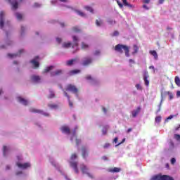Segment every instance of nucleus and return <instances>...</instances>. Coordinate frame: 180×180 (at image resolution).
Here are the masks:
<instances>
[{
    "label": "nucleus",
    "instance_id": "21",
    "mask_svg": "<svg viewBox=\"0 0 180 180\" xmlns=\"http://www.w3.org/2000/svg\"><path fill=\"white\" fill-rule=\"evenodd\" d=\"M64 95L65 96H66V98H68V102H69V106L70 108H72V106H74V104L72 103L71 100L70 99V96L68 95V93L66 91H64Z\"/></svg>",
    "mask_w": 180,
    "mask_h": 180
},
{
    "label": "nucleus",
    "instance_id": "26",
    "mask_svg": "<svg viewBox=\"0 0 180 180\" xmlns=\"http://www.w3.org/2000/svg\"><path fill=\"white\" fill-rule=\"evenodd\" d=\"M53 68H54V66L51 65L49 67H46L44 70V74H46L47 72H50V71H51V70H53Z\"/></svg>",
    "mask_w": 180,
    "mask_h": 180
},
{
    "label": "nucleus",
    "instance_id": "40",
    "mask_svg": "<svg viewBox=\"0 0 180 180\" xmlns=\"http://www.w3.org/2000/svg\"><path fill=\"white\" fill-rule=\"evenodd\" d=\"M48 98L49 99H51V98H56V94H54V92L51 91Z\"/></svg>",
    "mask_w": 180,
    "mask_h": 180
},
{
    "label": "nucleus",
    "instance_id": "54",
    "mask_svg": "<svg viewBox=\"0 0 180 180\" xmlns=\"http://www.w3.org/2000/svg\"><path fill=\"white\" fill-rule=\"evenodd\" d=\"M165 1V0H158V4L160 5H162V4H164Z\"/></svg>",
    "mask_w": 180,
    "mask_h": 180
},
{
    "label": "nucleus",
    "instance_id": "56",
    "mask_svg": "<svg viewBox=\"0 0 180 180\" xmlns=\"http://www.w3.org/2000/svg\"><path fill=\"white\" fill-rule=\"evenodd\" d=\"M149 68L150 70H153V72H155V68H154V66H150Z\"/></svg>",
    "mask_w": 180,
    "mask_h": 180
},
{
    "label": "nucleus",
    "instance_id": "17",
    "mask_svg": "<svg viewBox=\"0 0 180 180\" xmlns=\"http://www.w3.org/2000/svg\"><path fill=\"white\" fill-rule=\"evenodd\" d=\"M140 110H141V108L138 107L136 110H134L131 112L132 117H136L139 113H140Z\"/></svg>",
    "mask_w": 180,
    "mask_h": 180
},
{
    "label": "nucleus",
    "instance_id": "5",
    "mask_svg": "<svg viewBox=\"0 0 180 180\" xmlns=\"http://www.w3.org/2000/svg\"><path fill=\"white\" fill-rule=\"evenodd\" d=\"M66 91H69L70 92H72V94H78V89L77 86L72 84H68L66 87Z\"/></svg>",
    "mask_w": 180,
    "mask_h": 180
},
{
    "label": "nucleus",
    "instance_id": "51",
    "mask_svg": "<svg viewBox=\"0 0 180 180\" xmlns=\"http://www.w3.org/2000/svg\"><path fill=\"white\" fill-rule=\"evenodd\" d=\"M161 105H162V100L161 101L160 105H159V109L157 110V113L161 110Z\"/></svg>",
    "mask_w": 180,
    "mask_h": 180
},
{
    "label": "nucleus",
    "instance_id": "10",
    "mask_svg": "<svg viewBox=\"0 0 180 180\" xmlns=\"http://www.w3.org/2000/svg\"><path fill=\"white\" fill-rule=\"evenodd\" d=\"M17 166L18 167V168H21V169H26L27 168H30V163L26 162V163L22 164V163L18 162Z\"/></svg>",
    "mask_w": 180,
    "mask_h": 180
},
{
    "label": "nucleus",
    "instance_id": "34",
    "mask_svg": "<svg viewBox=\"0 0 180 180\" xmlns=\"http://www.w3.org/2000/svg\"><path fill=\"white\" fill-rule=\"evenodd\" d=\"M15 16L18 20H22V18H23V15H22V14L20 13H16Z\"/></svg>",
    "mask_w": 180,
    "mask_h": 180
},
{
    "label": "nucleus",
    "instance_id": "33",
    "mask_svg": "<svg viewBox=\"0 0 180 180\" xmlns=\"http://www.w3.org/2000/svg\"><path fill=\"white\" fill-rule=\"evenodd\" d=\"M72 30L75 33H79L81 32V29L78 27H73Z\"/></svg>",
    "mask_w": 180,
    "mask_h": 180
},
{
    "label": "nucleus",
    "instance_id": "47",
    "mask_svg": "<svg viewBox=\"0 0 180 180\" xmlns=\"http://www.w3.org/2000/svg\"><path fill=\"white\" fill-rule=\"evenodd\" d=\"M175 162H176V160L175 159V158H172L171 159V164H172V165H174V164H175Z\"/></svg>",
    "mask_w": 180,
    "mask_h": 180
},
{
    "label": "nucleus",
    "instance_id": "39",
    "mask_svg": "<svg viewBox=\"0 0 180 180\" xmlns=\"http://www.w3.org/2000/svg\"><path fill=\"white\" fill-rule=\"evenodd\" d=\"M76 12L77 13H78V15H79V16H82V18H84V16H86L85 13H84L81 11L76 10Z\"/></svg>",
    "mask_w": 180,
    "mask_h": 180
},
{
    "label": "nucleus",
    "instance_id": "43",
    "mask_svg": "<svg viewBox=\"0 0 180 180\" xmlns=\"http://www.w3.org/2000/svg\"><path fill=\"white\" fill-rule=\"evenodd\" d=\"M122 171V169L120 167H114L113 168V172H120Z\"/></svg>",
    "mask_w": 180,
    "mask_h": 180
},
{
    "label": "nucleus",
    "instance_id": "2",
    "mask_svg": "<svg viewBox=\"0 0 180 180\" xmlns=\"http://www.w3.org/2000/svg\"><path fill=\"white\" fill-rule=\"evenodd\" d=\"M150 180H174V178L169 175L156 174L153 176Z\"/></svg>",
    "mask_w": 180,
    "mask_h": 180
},
{
    "label": "nucleus",
    "instance_id": "6",
    "mask_svg": "<svg viewBox=\"0 0 180 180\" xmlns=\"http://www.w3.org/2000/svg\"><path fill=\"white\" fill-rule=\"evenodd\" d=\"M4 18H5V12H0V29H4V26H5V21Z\"/></svg>",
    "mask_w": 180,
    "mask_h": 180
},
{
    "label": "nucleus",
    "instance_id": "11",
    "mask_svg": "<svg viewBox=\"0 0 180 180\" xmlns=\"http://www.w3.org/2000/svg\"><path fill=\"white\" fill-rule=\"evenodd\" d=\"M77 61H78L77 58L70 59V60L66 61V65L68 67H71L72 65H74V64H75L77 63Z\"/></svg>",
    "mask_w": 180,
    "mask_h": 180
},
{
    "label": "nucleus",
    "instance_id": "32",
    "mask_svg": "<svg viewBox=\"0 0 180 180\" xmlns=\"http://www.w3.org/2000/svg\"><path fill=\"white\" fill-rule=\"evenodd\" d=\"M96 26H102V25H103V21H102V20H96Z\"/></svg>",
    "mask_w": 180,
    "mask_h": 180
},
{
    "label": "nucleus",
    "instance_id": "46",
    "mask_svg": "<svg viewBox=\"0 0 180 180\" xmlns=\"http://www.w3.org/2000/svg\"><path fill=\"white\" fill-rule=\"evenodd\" d=\"M136 89H138L139 91H141V90L143 89V87H141V85H140V84H137L136 85Z\"/></svg>",
    "mask_w": 180,
    "mask_h": 180
},
{
    "label": "nucleus",
    "instance_id": "59",
    "mask_svg": "<svg viewBox=\"0 0 180 180\" xmlns=\"http://www.w3.org/2000/svg\"><path fill=\"white\" fill-rule=\"evenodd\" d=\"M94 54H95V56H98V55L101 54V52L99 51H96Z\"/></svg>",
    "mask_w": 180,
    "mask_h": 180
},
{
    "label": "nucleus",
    "instance_id": "53",
    "mask_svg": "<svg viewBox=\"0 0 180 180\" xmlns=\"http://www.w3.org/2000/svg\"><path fill=\"white\" fill-rule=\"evenodd\" d=\"M120 33L119 31H115L113 33V36H119Z\"/></svg>",
    "mask_w": 180,
    "mask_h": 180
},
{
    "label": "nucleus",
    "instance_id": "38",
    "mask_svg": "<svg viewBox=\"0 0 180 180\" xmlns=\"http://www.w3.org/2000/svg\"><path fill=\"white\" fill-rule=\"evenodd\" d=\"M6 151H8V148L6 146H3V155L4 157H6Z\"/></svg>",
    "mask_w": 180,
    "mask_h": 180
},
{
    "label": "nucleus",
    "instance_id": "41",
    "mask_svg": "<svg viewBox=\"0 0 180 180\" xmlns=\"http://www.w3.org/2000/svg\"><path fill=\"white\" fill-rule=\"evenodd\" d=\"M86 79H87L88 81H96L95 79L92 78L91 75L86 76Z\"/></svg>",
    "mask_w": 180,
    "mask_h": 180
},
{
    "label": "nucleus",
    "instance_id": "64",
    "mask_svg": "<svg viewBox=\"0 0 180 180\" xmlns=\"http://www.w3.org/2000/svg\"><path fill=\"white\" fill-rule=\"evenodd\" d=\"M108 172H113V168L108 169Z\"/></svg>",
    "mask_w": 180,
    "mask_h": 180
},
{
    "label": "nucleus",
    "instance_id": "8",
    "mask_svg": "<svg viewBox=\"0 0 180 180\" xmlns=\"http://www.w3.org/2000/svg\"><path fill=\"white\" fill-rule=\"evenodd\" d=\"M70 167L73 168L76 174L79 173V170L78 169V162H70Z\"/></svg>",
    "mask_w": 180,
    "mask_h": 180
},
{
    "label": "nucleus",
    "instance_id": "15",
    "mask_svg": "<svg viewBox=\"0 0 180 180\" xmlns=\"http://www.w3.org/2000/svg\"><path fill=\"white\" fill-rule=\"evenodd\" d=\"M60 130L62 133H66V134H70L71 133V130L70 129V127L68 126H63L60 128Z\"/></svg>",
    "mask_w": 180,
    "mask_h": 180
},
{
    "label": "nucleus",
    "instance_id": "35",
    "mask_svg": "<svg viewBox=\"0 0 180 180\" xmlns=\"http://www.w3.org/2000/svg\"><path fill=\"white\" fill-rule=\"evenodd\" d=\"M49 108H51V109H57L58 108V105L57 104H48Z\"/></svg>",
    "mask_w": 180,
    "mask_h": 180
},
{
    "label": "nucleus",
    "instance_id": "1",
    "mask_svg": "<svg viewBox=\"0 0 180 180\" xmlns=\"http://www.w3.org/2000/svg\"><path fill=\"white\" fill-rule=\"evenodd\" d=\"M115 51H118V53H123V50L125 53L126 57H130V47L126 45L117 44L115 47Z\"/></svg>",
    "mask_w": 180,
    "mask_h": 180
},
{
    "label": "nucleus",
    "instance_id": "4",
    "mask_svg": "<svg viewBox=\"0 0 180 180\" xmlns=\"http://www.w3.org/2000/svg\"><path fill=\"white\" fill-rule=\"evenodd\" d=\"M30 112L31 113H39L40 115H43V116H50V115L44 111L39 109H36L34 108H30Z\"/></svg>",
    "mask_w": 180,
    "mask_h": 180
},
{
    "label": "nucleus",
    "instance_id": "60",
    "mask_svg": "<svg viewBox=\"0 0 180 180\" xmlns=\"http://www.w3.org/2000/svg\"><path fill=\"white\" fill-rule=\"evenodd\" d=\"M150 0H143V4H150Z\"/></svg>",
    "mask_w": 180,
    "mask_h": 180
},
{
    "label": "nucleus",
    "instance_id": "19",
    "mask_svg": "<svg viewBox=\"0 0 180 180\" xmlns=\"http://www.w3.org/2000/svg\"><path fill=\"white\" fill-rule=\"evenodd\" d=\"M92 63V58H84L83 61V65H89Z\"/></svg>",
    "mask_w": 180,
    "mask_h": 180
},
{
    "label": "nucleus",
    "instance_id": "24",
    "mask_svg": "<svg viewBox=\"0 0 180 180\" xmlns=\"http://www.w3.org/2000/svg\"><path fill=\"white\" fill-rule=\"evenodd\" d=\"M122 3L124 6H127L128 8H134V6L129 4V2H127V0H122Z\"/></svg>",
    "mask_w": 180,
    "mask_h": 180
},
{
    "label": "nucleus",
    "instance_id": "7",
    "mask_svg": "<svg viewBox=\"0 0 180 180\" xmlns=\"http://www.w3.org/2000/svg\"><path fill=\"white\" fill-rule=\"evenodd\" d=\"M143 80H144V82H145V85L146 86H148L150 85V81H148V78H149L150 75H148V72L145 71L143 72Z\"/></svg>",
    "mask_w": 180,
    "mask_h": 180
},
{
    "label": "nucleus",
    "instance_id": "49",
    "mask_svg": "<svg viewBox=\"0 0 180 180\" xmlns=\"http://www.w3.org/2000/svg\"><path fill=\"white\" fill-rule=\"evenodd\" d=\"M81 144V139H76V145L79 146Z\"/></svg>",
    "mask_w": 180,
    "mask_h": 180
},
{
    "label": "nucleus",
    "instance_id": "16",
    "mask_svg": "<svg viewBox=\"0 0 180 180\" xmlns=\"http://www.w3.org/2000/svg\"><path fill=\"white\" fill-rule=\"evenodd\" d=\"M73 44L72 45V49H75V47H78L79 44H78V37L73 36Z\"/></svg>",
    "mask_w": 180,
    "mask_h": 180
},
{
    "label": "nucleus",
    "instance_id": "30",
    "mask_svg": "<svg viewBox=\"0 0 180 180\" xmlns=\"http://www.w3.org/2000/svg\"><path fill=\"white\" fill-rule=\"evenodd\" d=\"M133 49H134V52L132 53V54H137V53H139V48L138 47L137 45H134Z\"/></svg>",
    "mask_w": 180,
    "mask_h": 180
},
{
    "label": "nucleus",
    "instance_id": "14",
    "mask_svg": "<svg viewBox=\"0 0 180 180\" xmlns=\"http://www.w3.org/2000/svg\"><path fill=\"white\" fill-rule=\"evenodd\" d=\"M63 74V70L59 69L54 72H51V77H57L58 75H61Z\"/></svg>",
    "mask_w": 180,
    "mask_h": 180
},
{
    "label": "nucleus",
    "instance_id": "25",
    "mask_svg": "<svg viewBox=\"0 0 180 180\" xmlns=\"http://www.w3.org/2000/svg\"><path fill=\"white\" fill-rule=\"evenodd\" d=\"M150 54H151V56H153L155 60H158V54L157 53V51H150Z\"/></svg>",
    "mask_w": 180,
    "mask_h": 180
},
{
    "label": "nucleus",
    "instance_id": "27",
    "mask_svg": "<svg viewBox=\"0 0 180 180\" xmlns=\"http://www.w3.org/2000/svg\"><path fill=\"white\" fill-rule=\"evenodd\" d=\"M174 82L177 86H180V79L179 77L176 76L174 78Z\"/></svg>",
    "mask_w": 180,
    "mask_h": 180
},
{
    "label": "nucleus",
    "instance_id": "50",
    "mask_svg": "<svg viewBox=\"0 0 180 180\" xmlns=\"http://www.w3.org/2000/svg\"><path fill=\"white\" fill-rule=\"evenodd\" d=\"M174 139H176V140L179 141L180 140V135L179 134H175L174 135Z\"/></svg>",
    "mask_w": 180,
    "mask_h": 180
},
{
    "label": "nucleus",
    "instance_id": "42",
    "mask_svg": "<svg viewBox=\"0 0 180 180\" xmlns=\"http://www.w3.org/2000/svg\"><path fill=\"white\" fill-rule=\"evenodd\" d=\"M169 101L174 99V94L169 91L167 92Z\"/></svg>",
    "mask_w": 180,
    "mask_h": 180
},
{
    "label": "nucleus",
    "instance_id": "20",
    "mask_svg": "<svg viewBox=\"0 0 180 180\" xmlns=\"http://www.w3.org/2000/svg\"><path fill=\"white\" fill-rule=\"evenodd\" d=\"M23 49H20L17 54H12V53H8V57H10V58H13V57H18V56H20L22 53H23Z\"/></svg>",
    "mask_w": 180,
    "mask_h": 180
},
{
    "label": "nucleus",
    "instance_id": "37",
    "mask_svg": "<svg viewBox=\"0 0 180 180\" xmlns=\"http://www.w3.org/2000/svg\"><path fill=\"white\" fill-rule=\"evenodd\" d=\"M77 158H78V155H77V153L72 154V155L70 157V160L72 161H74V160H77Z\"/></svg>",
    "mask_w": 180,
    "mask_h": 180
},
{
    "label": "nucleus",
    "instance_id": "31",
    "mask_svg": "<svg viewBox=\"0 0 180 180\" xmlns=\"http://www.w3.org/2000/svg\"><path fill=\"white\" fill-rule=\"evenodd\" d=\"M84 9H86V11H88L89 12H91V13H94V8H92V7L91 6H85Z\"/></svg>",
    "mask_w": 180,
    "mask_h": 180
},
{
    "label": "nucleus",
    "instance_id": "12",
    "mask_svg": "<svg viewBox=\"0 0 180 180\" xmlns=\"http://www.w3.org/2000/svg\"><path fill=\"white\" fill-rule=\"evenodd\" d=\"M82 155L83 158H86L89 155L88 149L85 146L82 148Z\"/></svg>",
    "mask_w": 180,
    "mask_h": 180
},
{
    "label": "nucleus",
    "instance_id": "28",
    "mask_svg": "<svg viewBox=\"0 0 180 180\" xmlns=\"http://www.w3.org/2000/svg\"><path fill=\"white\" fill-rule=\"evenodd\" d=\"M71 46H72V44H71V42H67L63 44V47L64 49H69V47H71Z\"/></svg>",
    "mask_w": 180,
    "mask_h": 180
},
{
    "label": "nucleus",
    "instance_id": "29",
    "mask_svg": "<svg viewBox=\"0 0 180 180\" xmlns=\"http://www.w3.org/2000/svg\"><path fill=\"white\" fill-rule=\"evenodd\" d=\"M86 49H89V45L86 44L85 42H82V49L86 50Z\"/></svg>",
    "mask_w": 180,
    "mask_h": 180
},
{
    "label": "nucleus",
    "instance_id": "13",
    "mask_svg": "<svg viewBox=\"0 0 180 180\" xmlns=\"http://www.w3.org/2000/svg\"><path fill=\"white\" fill-rule=\"evenodd\" d=\"M41 79L40 78V76H37V75H32L31 77V81L32 82H34L35 84H38V82H40V80Z\"/></svg>",
    "mask_w": 180,
    "mask_h": 180
},
{
    "label": "nucleus",
    "instance_id": "3",
    "mask_svg": "<svg viewBox=\"0 0 180 180\" xmlns=\"http://www.w3.org/2000/svg\"><path fill=\"white\" fill-rule=\"evenodd\" d=\"M80 169L82 174H86L89 176V178L94 179V175L89 172V169L88 168V167H86V165H85L84 164L80 165Z\"/></svg>",
    "mask_w": 180,
    "mask_h": 180
},
{
    "label": "nucleus",
    "instance_id": "57",
    "mask_svg": "<svg viewBox=\"0 0 180 180\" xmlns=\"http://www.w3.org/2000/svg\"><path fill=\"white\" fill-rule=\"evenodd\" d=\"M56 41H57L58 43H60V42L62 41L61 38H56Z\"/></svg>",
    "mask_w": 180,
    "mask_h": 180
},
{
    "label": "nucleus",
    "instance_id": "23",
    "mask_svg": "<svg viewBox=\"0 0 180 180\" xmlns=\"http://www.w3.org/2000/svg\"><path fill=\"white\" fill-rule=\"evenodd\" d=\"M81 72V70H72L69 72V75H75V74H79Z\"/></svg>",
    "mask_w": 180,
    "mask_h": 180
},
{
    "label": "nucleus",
    "instance_id": "36",
    "mask_svg": "<svg viewBox=\"0 0 180 180\" xmlns=\"http://www.w3.org/2000/svg\"><path fill=\"white\" fill-rule=\"evenodd\" d=\"M109 129V126H105L103 127L102 131L103 134H106V131Z\"/></svg>",
    "mask_w": 180,
    "mask_h": 180
},
{
    "label": "nucleus",
    "instance_id": "45",
    "mask_svg": "<svg viewBox=\"0 0 180 180\" xmlns=\"http://www.w3.org/2000/svg\"><path fill=\"white\" fill-rule=\"evenodd\" d=\"M155 122L157 123H160V122H161V116H158L155 117Z\"/></svg>",
    "mask_w": 180,
    "mask_h": 180
},
{
    "label": "nucleus",
    "instance_id": "22",
    "mask_svg": "<svg viewBox=\"0 0 180 180\" xmlns=\"http://www.w3.org/2000/svg\"><path fill=\"white\" fill-rule=\"evenodd\" d=\"M9 4H11L12 5V9L13 11H16V9H18V1H15L14 3H12L11 1L8 2Z\"/></svg>",
    "mask_w": 180,
    "mask_h": 180
},
{
    "label": "nucleus",
    "instance_id": "55",
    "mask_svg": "<svg viewBox=\"0 0 180 180\" xmlns=\"http://www.w3.org/2000/svg\"><path fill=\"white\" fill-rule=\"evenodd\" d=\"M77 129H78V127H75L74 131H73V136H75V133L77 131Z\"/></svg>",
    "mask_w": 180,
    "mask_h": 180
},
{
    "label": "nucleus",
    "instance_id": "52",
    "mask_svg": "<svg viewBox=\"0 0 180 180\" xmlns=\"http://www.w3.org/2000/svg\"><path fill=\"white\" fill-rule=\"evenodd\" d=\"M109 147H110V143H105V144L103 146V148H109Z\"/></svg>",
    "mask_w": 180,
    "mask_h": 180
},
{
    "label": "nucleus",
    "instance_id": "61",
    "mask_svg": "<svg viewBox=\"0 0 180 180\" xmlns=\"http://www.w3.org/2000/svg\"><path fill=\"white\" fill-rule=\"evenodd\" d=\"M103 112L106 113L108 112V109H106L105 107H103Z\"/></svg>",
    "mask_w": 180,
    "mask_h": 180
},
{
    "label": "nucleus",
    "instance_id": "18",
    "mask_svg": "<svg viewBox=\"0 0 180 180\" xmlns=\"http://www.w3.org/2000/svg\"><path fill=\"white\" fill-rule=\"evenodd\" d=\"M18 102H20V103H22V105H25V106H27V103H29L27 100H26L22 97H18Z\"/></svg>",
    "mask_w": 180,
    "mask_h": 180
},
{
    "label": "nucleus",
    "instance_id": "62",
    "mask_svg": "<svg viewBox=\"0 0 180 180\" xmlns=\"http://www.w3.org/2000/svg\"><path fill=\"white\" fill-rule=\"evenodd\" d=\"M143 8H144V9H146L147 11H148V6H147V5L144 4L143 6Z\"/></svg>",
    "mask_w": 180,
    "mask_h": 180
},
{
    "label": "nucleus",
    "instance_id": "44",
    "mask_svg": "<svg viewBox=\"0 0 180 180\" xmlns=\"http://www.w3.org/2000/svg\"><path fill=\"white\" fill-rule=\"evenodd\" d=\"M124 141H126V139L124 138L121 142H120L117 145H115V147H119V146H120V144H123V143H124Z\"/></svg>",
    "mask_w": 180,
    "mask_h": 180
},
{
    "label": "nucleus",
    "instance_id": "9",
    "mask_svg": "<svg viewBox=\"0 0 180 180\" xmlns=\"http://www.w3.org/2000/svg\"><path fill=\"white\" fill-rule=\"evenodd\" d=\"M39 56H36L34 59L30 60L31 64H32L34 68H39L40 64L37 61L39 60Z\"/></svg>",
    "mask_w": 180,
    "mask_h": 180
},
{
    "label": "nucleus",
    "instance_id": "58",
    "mask_svg": "<svg viewBox=\"0 0 180 180\" xmlns=\"http://www.w3.org/2000/svg\"><path fill=\"white\" fill-rule=\"evenodd\" d=\"M102 160H103L104 161H108V157H106V156H103V157H102Z\"/></svg>",
    "mask_w": 180,
    "mask_h": 180
},
{
    "label": "nucleus",
    "instance_id": "48",
    "mask_svg": "<svg viewBox=\"0 0 180 180\" xmlns=\"http://www.w3.org/2000/svg\"><path fill=\"white\" fill-rule=\"evenodd\" d=\"M116 1H117V4L118 6H120V8H123V4H121L119 0H116Z\"/></svg>",
    "mask_w": 180,
    "mask_h": 180
},
{
    "label": "nucleus",
    "instance_id": "63",
    "mask_svg": "<svg viewBox=\"0 0 180 180\" xmlns=\"http://www.w3.org/2000/svg\"><path fill=\"white\" fill-rule=\"evenodd\" d=\"M176 96H177L178 98L180 97V91H177V92H176Z\"/></svg>",
    "mask_w": 180,
    "mask_h": 180
}]
</instances>
